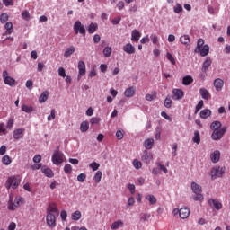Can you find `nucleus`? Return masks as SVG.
Masks as SVG:
<instances>
[{"label":"nucleus","mask_w":230,"mask_h":230,"mask_svg":"<svg viewBox=\"0 0 230 230\" xmlns=\"http://www.w3.org/2000/svg\"><path fill=\"white\" fill-rule=\"evenodd\" d=\"M172 100H174L175 102L179 101V100H182V98H184V92L181 89H177L174 88L172 90Z\"/></svg>","instance_id":"nucleus-12"},{"label":"nucleus","mask_w":230,"mask_h":230,"mask_svg":"<svg viewBox=\"0 0 230 230\" xmlns=\"http://www.w3.org/2000/svg\"><path fill=\"white\" fill-rule=\"evenodd\" d=\"M155 98H156L155 94H150V93L146 94V100L147 102H152V100H155Z\"/></svg>","instance_id":"nucleus-61"},{"label":"nucleus","mask_w":230,"mask_h":230,"mask_svg":"<svg viewBox=\"0 0 230 230\" xmlns=\"http://www.w3.org/2000/svg\"><path fill=\"white\" fill-rule=\"evenodd\" d=\"M208 206H210V208H214L215 209H217V211H220V209H222V208H223L220 201L217 199H209Z\"/></svg>","instance_id":"nucleus-13"},{"label":"nucleus","mask_w":230,"mask_h":230,"mask_svg":"<svg viewBox=\"0 0 230 230\" xmlns=\"http://www.w3.org/2000/svg\"><path fill=\"white\" fill-rule=\"evenodd\" d=\"M128 189L129 190L131 195H134L136 193V185H134L132 183H128Z\"/></svg>","instance_id":"nucleus-53"},{"label":"nucleus","mask_w":230,"mask_h":230,"mask_svg":"<svg viewBox=\"0 0 230 230\" xmlns=\"http://www.w3.org/2000/svg\"><path fill=\"white\" fill-rule=\"evenodd\" d=\"M212 62L213 61H211V58H207L206 60L203 62L201 71H203V73H206L207 71H208Z\"/></svg>","instance_id":"nucleus-21"},{"label":"nucleus","mask_w":230,"mask_h":230,"mask_svg":"<svg viewBox=\"0 0 230 230\" xmlns=\"http://www.w3.org/2000/svg\"><path fill=\"white\" fill-rule=\"evenodd\" d=\"M93 181L97 184L100 183V181H102V171H97L96 172V173L93 176Z\"/></svg>","instance_id":"nucleus-44"},{"label":"nucleus","mask_w":230,"mask_h":230,"mask_svg":"<svg viewBox=\"0 0 230 230\" xmlns=\"http://www.w3.org/2000/svg\"><path fill=\"white\" fill-rule=\"evenodd\" d=\"M81 132H87L89 130V122L83 121L80 126Z\"/></svg>","instance_id":"nucleus-41"},{"label":"nucleus","mask_w":230,"mask_h":230,"mask_svg":"<svg viewBox=\"0 0 230 230\" xmlns=\"http://www.w3.org/2000/svg\"><path fill=\"white\" fill-rule=\"evenodd\" d=\"M9 19L8 13H3L0 15V22H2V24H4V22H7Z\"/></svg>","instance_id":"nucleus-45"},{"label":"nucleus","mask_w":230,"mask_h":230,"mask_svg":"<svg viewBox=\"0 0 230 230\" xmlns=\"http://www.w3.org/2000/svg\"><path fill=\"white\" fill-rule=\"evenodd\" d=\"M22 19L24 20V21H30V19H31V16H30V12H28V11H23L22 13Z\"/></svg>","instance_id":"nucleus-47"},{"label":"nucleus","mask_w":230,"mask_h":230,"mask_svg":"<svg viewBox=\"0 0 230 230\" xmlns=\"http://www.w3.org/2000/svg\"><path fill=\"white\" fill-rule=\"evenodd\" d=\"M190 217V209L188 208H183L180 209V218L183 220Z\"/></svg>","instance_id":"nucleus-27"},{"label":"nucleus","mask_w":230,"mask_h":230,"mask_svg":"<svg viewBox=\"0 0 230 230\" xmlns=\"http://www.w3.org/2000/svg\"><path fill=\"white\" fill-rule=\"evenodd\" d=\"M192 141L197 145H200V133L199 131L194 132V137L192 138Z\"/></svg>","instance_id":"nucleus-42"},{"label":"nucleus","mask_w":230,"mask_h":230,"mask_svg":"<svg viewBox=\"0 0 230 230\" xmlns=\"http://www.w3.org/2000/svg\"><path fill=\"white\" fill-rule=\"evenodd\" d=\"M2 163L5 166H9V164H12V158L9 155H4L2 157Z\"/></svg>","instance_id":"nucleus-39"},{"label":"nucleus","mask_w":230,"mask_h":230,"mask_svg":"<svg viewBox=\"0 0 230 230\" xmlns=\"http://www.w3.org/2000/svg\"><path fill=\"white\" fill-rule=\"evenodd\" d=\"M77 67L79 71L78 78H81V76H84V75H85V63L84 61H79Z\"/></svg>","instance_id":"nucleus-19"},{"label":"nucleus","mask_w":230,"mask_h":230,"mask_svg":"<svg viewBox=\"0 0 230 230\" xmlns=\"http://www.w3.org/2000/svg\"><path fill=\"white\" fill-rule=\"evenodd\" d=\"M164 107H166V109H171L172 108V99L166 98L164 100Z\"/></svg>","instance_id":"nucleus-55"},{"label":"nucleus","mask_w":230,"mask_h":230,"mask_svg":"<svg viewBox=\"0 0 230 230\" xmlns=\"http://www.w3.org/2000/svg\"><path fill=\"white\" fill-rule=\"evenodd\" d=\"M213 85L217 93H220L224 89V80L217 78L213 82Z\"/></svg>","instance_id":"nucleus-14"},{"label":"nucleus","mask_w":230,"mask_h":230,"mask_svg":"<svg viewBox=\"0 0 230 230\" xmlns=\"http://www.w3.org/2000/svg\"><path fill=\"white\" fill-rule=\"evenodd\" d=\"M72 171H73V167L71 166V164H66L64 167L65 173L69 174L71 173Z\"/></svg>","instance_id":"nucleus-50"},{"label":"nucleus","mask_w":230,"mask_h":230,"mask_svg":"<svg viewBox=\"0 0 230 230\" xmlns=\"http://www.w3.org/2000/svg\"><path fill=\"white\" fill-rule=\"evenodd\" d=\"M154 159L152 153H148V151L145 150L144 155H142V161L146 163V164H149L150 161Z\"/></svg>","instance_id":"nucleus-16"},{"label":"nucleus","mask_w":230,"mask_h":230,"mask_svg":"<svg viewBox=\"0 0 230 230\" xmlns=\"http://www.w3.org/2000/svg\"><path fill=\"white\" fill-rule=\"evenodd\" d=\"M115 136H116L117 139L121 140L125 135H124L123 131L117 130Z\"/></svg>","instance_id":"nucleus-59"},{"label":"nucleus","mask_w":230,"mask_h":230,"mask_svg":"<svg viewBox=\"0 0 230 230\" xmlns=\"http://www.w3.org/2000/svg\"><path fill=\"white\" fill-rule=\"evenodd\" d=\"M22 136H24V128L14 129L13 133V139H16V141H18V139L22 138Z\"/></svg>","instance_id":"nucleus-17"},{"label":"nucleus","mask_w":230,"mask_h":230,"mask_svg":"<svg viewBox=\"0 0 230 230\" xmlns=\"http://www.w3.org/2000/svg\"><path fill=\"white\" fill-rule=\"evenodd\" d=\"M58 72V75L61 76V78H66V69H64V67H59Z\"/></svg>","instance_id":"nucleus-56"},{"label":"nucleus","mask_w":230,"mask_h":230,"mask_svg":"<svg viewBox=\"0 0 230 230\" xmlns=\"http://www.w3.org/2000/svg\"><path fill=\"white\" fill-rule=\"evenodd\" d=\"M226 132H227V127H223L220 129L214 130L211 134V139L213 141H220V139H222L226 135Z\"/></svg>","instance_id":"nucleus-5"},{"label":"nucleus","mask_w":230,"mask_h":230,"mask_svg":"<svg viewBox=\"0 0 230 230\" xmlns=\"http://www.w3.org/2000/svg\"><path fill=\"white\" fill-rule=\"evenodd\" d=\"M6 154V146L3 145L0 147V155H4Z\"/></svg>","instance_id":"nucleus-64"},{"label":"nucleus","mask_w":230,"mask_h":230,"mask_svg":"<svg viewBox=\"0 0 230 230\" xmlns=\"http://www.w3.org/2000/svg\"><path fill=\"white\" fill-rule=\"evenodd\" d=\"M154 138H147L144 141V146L146 147V150H152L154 147Z\"/></svg>","instance_id":"nucleus-26"},{"label":"nucleus","mask_w":230,"mask_h":230,"mask_svg":"<svg viewBox=\"0 0 230 230\" xmlns=\"http://www.w3.org/2000/svg\"><path fill=\"white\" fill-rule=\"evenodd\" d=\"M183 85H190V84H193V77L191 75H186L182 79Z\"/></svg>","instance_id":"nucleus-34"},{"label":"nucleus","mask_w":230,"mask_h":230,"mask_svg":"<svg viewBox=\"0 0 230 230\" xmlns=\"http://www.w3.org/2000/svg\"><path fill=\"white\" fill-rule=\"evenodd\" d=\"M199 94L203 100H209L211 98V93L206 88H200Z\"/></svg>","instance_id":"nucleus-20"},{"label":"nucleus","mask_w":230,"mask_h":230,"mask_svg":"<svg viewBox=\"0 0 230 230\" xmlns=\"http://www.w3.org/2000/svg\"><path fill=\"white\" fill-rule=\"evenodd\" d=\"M134 94H136V87L134 86L127 88L124 92V96H126V98H132Z\"/></svg>","instance_id":"nucleus-22"},{"label":"nucleus","mask_w":230,"mask_h":230,"mask_svg":"<svg viewBox=\"0 0 230 230\" xmlns=\"http://www.w3.org/2000/svg\"><path fill=\"white\" fill-rule=\"evenodd\" d=\"M166 57H167V60H170L171 64H172V66H175V58H173L172 53L168 52Z\"/></svg>","instance_id":"nucleus-52"},{"label":"nucleus","mask_w":230,"mask_h":230,"mask_svg":"<svg viewBox=\"0 0 230 230\" xmlns=\"http://www.w3.org/2000/svg\"><path fill=\"white\" fill-rule=\"evenodd\" d=\"M202 107H204V101H199V103L196 105L195 108V114H197V112H199V111H200V109H202Z\"/></svg>","instance_id":"nucleus-51"},{"label":"nucleus","mask_w":230,"mask_h":230,"mask_svg":"<svg viewBox=\"0 0 230 230\" xmlns=\"http://www.w3.org/2000/svg\"><path fill=\"white\" fill-rule=\"evenodd\" d=\"M194 53H199L200 57H208L209 55V45H204V40L199 38L197 41Z\"/></svg>","instance_id":"nucleus-1"},{"label":"nucleus","mask_w":230,"mask_h":230,"mask_svg":"<svg viewBox=\"0 0 230 230\" xmlns=\"http://www.w3.org/2000/svg\"><path fill=\"white\" fill-rule=\"evenodd\" d=\"M52 163L57 166L62 164V163H64V154L58 150L55 151L52 155Z\"/></svg>","instance_id":"nucleus-7"},{"label":"nucleus","mask_w":230,"mask_h":230,"mask_svg":"<svg viewBox=\"0 0 230 230\" xmlns=\"http://www.w3.org/2000/svg\"><path fill=\"white\" fill-rule=\"evenodd\" d=\"M73 30L75 35H78V33H80V35H83V37H85V33H86L85 25L82 24V22H80V20L75 21L73 26Z\"/></svg>","instance_id":"nucleus-6"},{"label":"nucleus","mask_w":230,"mask_h":230,"mask_svg":"<svg viewBox=\"0 0 230 230\" xmlns=\"http://www.w3.org/2000/svg\"><path fill=\"white\" fill-rule=\"evenodd\" d=\"M89 166L92 168L93 172H96V170H98V168H100V164H98L96 162H93L89 164Z\"/></svg>","instance_id":"nucleus-49"},{"label":"nucleus","mask_w":230,"mask_h":230,"mask_svg":"<svg viewBox=\"0 0 230 230\" xmlns=\"http://www.w3.org/2000/svg\"><path fill=\"white\" fill-rule=\"evenodd\" d=\"M102 53L106 58H109V57H111V55L112 54V48L105 47Z\"/></svg>","instance_id":"nucleus-40"},{"label":"nucleus","mask_w":230,"mask_h":230,"mask_svg":"<svg viewBox=\"0 0 230 230\" xmlns=\"http://www.w3.org/2000/svg\"><path fill=\"white\" fill-rule=\"evenodd\" d=\"M88 33L93 34L98 30V23H91L88 25Z\"/></svg>","instance_id":"nucleus-36"},{"label":"nucleus","mask_w":230,"mask_h":230,"mask_svg":"<svg viewBox=\"0 0 230 230\" xmlns=\"http://www.w3.org/2000/svg\"><path fill=\"white\" fill-rule=\"evenodd\" d=\"M14 124H15V119L13 118L8 119L7 123H6L7 130H12V128H13Z\"/></svg>","instance_id":"nucleus-38"},{"label":"nucleus","mask_w":230,"mask_h":230,"mask_svg":"<svg viewBox=\"0 0 230 230\" xmlns=\"http://www.w3.org/2000/svg\"><path fill=\"white\" fill-rule=\"evenodd\" d=\"M156 165L160 170H162V172H164V173H168V169L166 168V166L161 164V163H156Z\"/></svg>","instance_id":"nucleus-57"},{"label":"nucleus","mask_w":230,"mask_h":230,"mask_svg":"<svg viewBox=\"0 0 230 230\" xmlns=\"http://www.w3.org/2000/svg\"><path fill=\"white\" fill-rule=\"evenodd\" d=\"M25 86L27 87V89H29L30 91H31V89H33V81L31 80H27Z\"/></svg>","instance_id":"nucleus-60"},{"label":"nucleus","mask_w":230,"mask_h":230,"mask_svg":"<svg viewBox=\"0 0 230 230\" xmlns=\"http://www.w3.org/2000/svg\"><path fill=\"white\" fill-rule=\"evenodd\" d=\"M124 223L121 220H117L111 224V229L116 230L119 229V227H123Z\"/></svg>","instance_id":"nucleus-33"},{"label":"nucleus","mask_w":230,"mask_h":230,"mask_svg":"<svg viewBox=\"0 0 230 230\" xmlns=\"http://www.w3.org/2000/svg\"><path fill=\"white\" fill-rule=\"evenodd\" d=\"M145 199L146 200H148L149 204H151V206H154L155 204H157V199L155 198V196L152 195V194H148L145 197Z\"/></svg>","instance_id":"nucleus-32"},{"label":"nucleus","mask_w":230,"mask_h":230,"mask_svg":"<svg viewBox=\"0 0 230 230\" xmlns=\"http://www.w3.org/2000/svg\"><path fill=\"white\" fill-rule=\"evenodd\" d=\"M60 217L63 222H66V218H67V211L66 210L61 211Z\"/></svg>","instance_id":"nucleus-62"},{"label":"nucleus","mask_w":230,"mask_h":230,"mask_svg":"<svg viewBox=\"0 0 230 230\" xmlns=\"http://www.w3.org/2000/svg\"><path fill=\"white\" fill-rule=\"evenodd\" d=\"M22 111L27 114H30V112H33V107L23 104L22 105Z\"/></svg>","instance_id":"nucleus-43"},{"label":"nucleus","mask_w":230,"mask_h":230,"mask_svg":"<svg viewBox=\"0 0 230 230\" xmlns=\"http://www.w3.org/2000/svg\"><path fill=\"white\" fill-rule=\"evenodd\" d=\"M210 128L211 130L215 131V130H220V128H222V122L218 121V120H216V121H213L211 124H210Z\"/></svg>","instance_id":"nucleus-29"},{"label":"nucleus","mask_w":230,"mask_h":230,"mask_svg":"<svg viewBox=\"0 0 230 230\" xmlns=\"http://www.w3.org/2000/svg\"><path fill=\"white\" fill-rule=\"evenodd\" d=\"M86 178H87V175H85V173H80L77 176V181L78 182H84V181H85Z\"/></svg>","instance_id":"nucleus-58"},{"label":"nucleus","mask_w":230,"mask_h":230,"mask_svg":"<svg viewBox=\"0 0 230 230\" xmlns=\"http://www.w3.org/2000/svg\"><path fill=\"white\" fill-rule=\"evenodd\" d=\"M210 161H212L214 164L218 163L220 161V151L215 150L210 154Z\"/></svg>","instance_id":"nucleus-18"},{"label":"nucleus","mask_w":230,"mask_h":230,"mask_svg":"<svg viewBox=\"0 0 230 230\" xmlns=\"http://www.w3.org/2000/svg\"><path fill=\"white\" fill-rule=\"evenodd\" d=\"M75 51L76 49L75 48V46L68 47L64 53L65 58H69V57H71V55H73V53H75Z\"/></svg>","instance_id":"nucleus-25"},{"label":"nucleus","mask_w":230,"mask_h":230,"mask_svg":"<svg viewBox=\"0 0 230 230\" xmlns=\"http://www.w3.org/2000/svg\"><path fill=\"white\" fill-rule=\"evenodd\" d=\"M199 116L200 118H202V119H208V118L211 116V110L209 109L202 110L199 113Z\"/></svg>","instance_id":"nucleus-30"},{"label":"nucleus","mask_w":230,"mask_h":230,"mask_svg":"<svg viewBox=\"0 0 230 230\" xmlns=\"http://www.w3.org/2000/svg\"><path fill=\"white\" fill-rule=\"evenodd\" d=\"M21 200H22V198L21 197H17L14 199V203H13V199H12V196H10L9 201H8V209L10 211H15V209H17V208H19V203L21 202Z\"/></svg>","instance_id":"nucleus-8"},{"label":"nucleus","mask_w":230,"mask_h":230,"mask_svg":"<svg viewBox=\"0 0 230 230\" xmlns=\"http://www.w3.org/2000/svg\"><path fill=\"white\" fill-rule=\"evenodd\" d=\"M2 77L4 78L5 85H9L10 87H13L15 85V79L9 76L8 71L4 70L2 73Z\"/></svg>","instance_id":"nucleus-9"},{"label":"nucleus","mask_w":230,"mask_h":230,"mask_svg":"<svg viewBox=\"0 0 230 230\" xmlns=\"http://www.w3.org/2000/svg\"><path fill=\"white\" fill-rule=\"evenodd\" d=\"M224 173H226V167H221L218 165H216L213 167L210 171L211 179H218V177H224Z\"/></svg>","instance_id":"nucleus-4"},{"label":"nucleus","mask_w":230,"mask_h":230,"mask_svg":"<svg viewBox=\"0 0 230 230\" xmlns=\"http://www.w3.org/2000/svg\"><path fill=\"white\" fill-rule=\"evenodd\" d=\"M141 39V32L137 30H133L131 32V40L133 42H137Z\"/></svg>","instance_id":"nucleus-24"},{"label":"nucleus","mask_w":230,"mask_h":230,"mask_svg":"<svg viewBox=\"0 0 230 230\" xmlns=\"http://www.w3.org/2000/svg\"><path fill=\"white\" fill-rule=\"evenodd\" d=\"M46 222L49 227H55L57 226V216L55 214H47Z\"/></svg>","instance_id":"nucleus-11"},{"label":"nucleus","mask_w":230,"mask_h":230,"mask_svg":"<svg viewBox=\"0 0 230 230\" xmlns=\"http://www.w3.org/2000/svg\"><path fill=\"white\" fill-rule=\"evenodd\" d=\"M80 218H82V212H80V210H76L72 214V220L75 222H78Z\"/></svg>","instance_id":"nucleus-35"},{"label":"nucleus","mask_w":230,"mask_h":230,"mask_svg":"<svg viewBox=\"0 0 230 230\" xmlns=\"http://www.w3.org/2000/svg\"><path fill=\"white\" fill-rule=\"evenodd\" d=\"M0 134H6V128H4V123H0Z\"/></svg>","instance_id":"nucleus-63"},{"label":"nucleus","mask_w":230,"mask_h":230,"mask_svg":"<svg viewBox=\"0 0 230 230\" xmlns=\"http://www.w3.org/2000/svg\"><path fill=\"white\" fill-rule=\"evenodd\" d=\"M190 188H191L193 193H195V195H196L193 197V200H195V202H200V201L204 200V195H202V186L199 185L195 181H192L190 183Z\"/></svg>","instance_id":"nucleus-2"},{"label":"nucleus","mask_w":230,"mask_h":230,"mask_svg":"<svg viewBox=\"0 0 230 230\" xmlns=\"http://www.w3.org/2000/svg\"><path fill=\"white\" fill-rule=\"evenodd\" d=\"M133 166L136 170H139L141 166H143V164L137 159L133 160Z\"/></svg>","instance_id":"nucleus-46"},{"label":"nucleus","mask_w":230,"mask_h":230,"mask_svg":"<svg viewBox=\"0 0 230 230\" xmlns=\"http://www.w3.org/2000/svg\"><path fill=\"white\" fill-rule=\"evenodd\" d=\"M123 51H125V53H128V55H134V53H136V48H134L132 44L127 43L123 47Z\"/></svg>","instance_id":"nucleus-15"},{"label":"nucleus","mask_w":230,"mask_h":230,"mask_svg":"<svg viewBox=\"0 0 230 230\" xmlns=\"http://www.w3.org/2000/svg\"><path fill=\"white\" fill-rule=\"evenodd\" d=\"M4 28L6 30L5 35H12V32L13 31V24L12 22H7L4 25Z\"/></svg>","instance_id":"nucleus-31"},{"label":"nucleus","mask_w":230,"mask_h":230,"mask_svg":"<svg viewBox=\"0 0 230 230\" xmlns=\"http://www.w3.org/2000/svg\"><path fill=\"white\" fill-rule=\"evenodd\" d=\"M180 42L181 44H184V46H188V44H190V36L189 35L181 36Z\"/></svg>","instance_id":"nucleus-37"},{"label":"nucleus","mask_w":230,"mask_h":230,"mask_svg":"<svg viewBox=\"0 0 230 230\" xmlns=\"http://www.w3.org/2000/svg\"><path fill=\"white\" fill-rule=\"evenodd\" d=\"M41 172L46 177H49V179H51V177H54L55 175V173H53V171L49 169V167L43 166L41 168Z\"/></svg>","instance_id":"nucleus-23"},{"label":"nucleus","mask_w":230,"mask_h":230,"mask_svg":"<svg viewBox=\"0 0 230 230\" xmlns=\"http://www.w3.org/2000/svg\"><path fill=\"white\" fill-rule=\"evenodd\" d=\"M20 184H21V178L19 176L13 175L7 179L5 182V188L6 190H10V188H13V190H17Z\"/></svg>","instance_id":"nucleus-3"},{"label":"nucleus","mask_w":230,"mask_h":230,"mask_svg":"<svg viewBox=\"0 0 230 230\" xmlns=\"http://www.w3.org/2000/svg\"><path fill=\"white\" fill-rule=\"evenodd\" d=\"M173 12H174V13H181V12H182V5L181 4H177L173 7Z\"/></svg>","instance_id":"nucleus-48"},{"label":"nucleus","mask_w":230,"mask_h":230,"mask_svg":"<svg viewBox=\"0 0 230 230\" xmlns=\"http://www.w3.org/2000/svg\"><path fill=\"white\" fill-rule=\"evenodd\" d=\"M49 96V92L44 91L40 96L39 97V102L40 103H45V102H48V98Z\"/></svg>","instance_id":"nucleus-28"},{"label":"nucleus","mask_w":230,"mask_h":230,"mask_svg":"<svg viewBox=\"0 0 230 230\" xmlns=\"http://www.w3.org/2000/svg\"><path fill=\"white\" fill-rule=\"evenodd\" d=\"M56 118V111L55 109L51 110L50 115L47 117L48 121H51V119H55Z\"/></svg>","instance_id":"nucleus-54"},{"label":"nucleus","mask_w":230,"mask_h":230,"mask_svg":"<svg viewBox=\"0 0 230 230\" xmlns=\"http://www.w3.org/2000/svg\"><path fill=\"white\" fill-rule=\"evenodd\" d=\"M47 215H55L56 217H58L60 215V211L58 210V206L57 203L52 202L49 203L47 208Z\"/></svg>","instance_id":"nucleus-10"}]
</instances>
